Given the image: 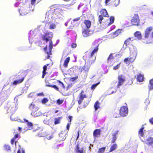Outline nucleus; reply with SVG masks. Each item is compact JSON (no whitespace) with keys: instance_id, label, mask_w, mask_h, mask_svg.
I'll return each instance as SVG.
<instances>
[{"instance_id":"obj_31","label":"nucleus","mask_w":153,"mask_h":153,"mask_svg":"<svg viewBox=\"0 0 153 153\" xmlns=\"http://www.w3.org/2000/svg\"><path fill=\"white\" fill-rule=\"evenodd\" d=\"M100 104V103L98 101H96L95 102L94 104V107L95 111H96L98 109L100 108V107L99 105Z\"/></svg>"},{"instance_id":"obj_29","label":"nucleus","mask_w":153,"mask_h":153,"mask_svg":"<svg viewBox=\"0 0 153 153\" xmlns=\"http://www.w3.org/2000/svg\"><path fill=\"white\" fill-rule=\"evenodd\" d=\"M149 90L153 89V79H151L149 81V84L148 86Z\"/></svg>"},{"instance_id":"obj_24","label":"nucleus","mask_w":153,"mask_h":153,"mask_svg":"<svg viewBox=\"0 0 153 153\" xmlns=\"http://www.w3.org/2000/svg\"><path fill=\"white\" fill-rule=\"evenodd\" d=\"M137 81L139 82H142L143 80V76L141 74H138L137 78Z\"/></svg>"},{"instance_id":"obj_35","label":"nucleus","mask_w":153,"mask_h":153,"mask_svg":"<svg viewBox=\"0 0 153 153\" xmlns=\"http://www.w3.org/2000/svg\"><path fill=\"white\" fill-rule=\"evenodd\" d=\"M110 22L109 25L112 24L114 22V17L113 16H111L110 18Z\"/></svg>"},{"instance_id":"obj_60","label":"nucleus","mask_w":153,"mask_h":153,"mask_svg":"<svg viewBox=\"0 0 153 153\" xmlns=\"http://www.w3.org/2000/svg\"><path fill=\"white\" fill-rule=\"evenodd\" d=\"M119 131H115L113 134L114 135H117Z\"/></svg>"},{"instance_id":"obj_6","label":"nucleus","mask_w":153,"mask_h":153,"mask_svg":"<svg viewBox=\"0 0 153 153\" xmlns=\"http://www.w3.org/2000/svg\"><path fill=\"white\" fill-rule=\"evenodd\" d=\"M131 23L133 25H139L140 23V19L137 14H135L131 21Z\"/></svg>"},{"instance_id":"obj_40","label":"nucleus","mask_w":153,"mask_h":153,"mask_svg":"<svg viewBox=\"0 0 153 153\" xmlns=\"http://www.w3.org/2000/svg\"><path fill=\"white\" fill-rule=\"evenodd\" d=\"M113 135V137H112V140L111 143H114L116 141V139H117V137L116 135H114L113 134L112 135Z\"/></svg>"},{"instance_id":"obj_13","label":"nucleus","mask_w":153,"mask_h":153,"mask_svg":"<svg viewBox=\"0 0 153 153\" xmlns=\"http://www.w3.org/2000/svg\"><path fill=\"white\" fill-rule=\"evenodd\" d=\"M144 143L148 146H152L153 144V137H149L145 140Z\"/></svg>"},{"instance_id":"obj_17","label":"nucleus","mask_w":153,"mask_h":153,"mask_svg":"<svg viewBox=\"0 0 153 153\" xmlns=\"http://www.w3.org/2000/svg\"><path fill=\"white\" fill-rule=\"evenodd\" d=\"M66 133L65 132L62 131L59 134L60 140L63 141L66 138Z\"/></svg>"},{"instance_id":"obj_36","label":"nucleus","mask_w":153,"mask_h":153,"mask_svg":"<svg viewBox=\"0 0 153 153\" xmlns=\"http://www.w3.org/2000/svg\"><path fill=\"white\" fill-rule=\"evenodd\" d=\"M46 85L48 87H51L53 88H54L55 89H56V90H57V91H58L59 90V88L55 85Z\"/></svg>"},{"instance_id":"obj_46","label":"nucleus","mask_w":153,"mask_h":153,"mask_svg":"<svg viewBox=\"0 0 153 153\" xmlns=\"http://www.w3.org/2000/svg\"><path fill=\"white\" fill-rule=\"evenodd\" d=\"M76 134H77V136L76 140H77L78 139L79 137V130L77 131V132Z\"/></svg>"},{"instance_id":"obj_58","label":"nucleus","mask_w":153,"mask_h":153,"mask_svg":"<svg viewBox=\"0 0 153 153\" xmlns=\"http://www.w3.org/2000/svg\"><path fill=\"white\" fill-rule=\"evenodd\" d=\"M44 50L45 51V52H46V53H47V46H46L44 48Z\"/></svg>"},{"instance_id":"obj_56","label":"nucleus","mask_w":153,"mask_h":153,"mask_svg":"<svg viewBox=\"0 0 153 153\" xmlns=\"http://www.w3.org/2000/svg\"><path fill=\"white\" fill-rule=\"evenodd\" d=\"M79 19H80V18L79 17H77V18H76L74 19L73 21L75 22V21H78L79 20Z\"/></svg>"},{"instance_id":"obj_52","label":"nucleus","mask_w":153,"mask_h":153,"mask_svg":"<svg viewBox=\"0 0 153 153\" xmlns=\"http://www.w3.org/2000/svg\"><path fill=\"white\" fill-rule=\"evenodd\" d=\"M149 121L153 125V117L150 119Z\"/></svg>"},{"instance_id":"obj_44","label":"nucleus","mask_w":153,"mask_h":153,"mask_svg":"<svg viewBox=\"0 0 153 153\" xmlns=\"http://www.w3.org/2000/svg\"><path fill=\"white\" fill-rule=\"evenodd\" d=\"M85 68V65L82 67H80L79 68V70L81 72H82L83 70H84Z\"/></svg>"},{"instance_id":"obj_3","label":"nucleus","mask_w":153,"mask_h":153,"mask_svg":"<svg viewBox=\"0 0 153 153\" xmlns=\"http://www.w3.org/2000/svg\"><path fill=\"white\" fill-rule=\"evenodd\" d=\"M26 75L25 71H20L18 74L15 75V78L16 80L13 82V85H16L22 82L24 80Z\"/></svg>"},{"instance_id":"obj_4","label":"nucleus","mask_w":153,"mask_h":153,"mask_svg":"<svg viewBox=\"0 0 153 153\" xmlns=\"http://www.w3.org/2000/svg\"><path fill=\"white\" fill-rule=\"evenodd\" d=\"M29 108L32 111L31 113L32 115L34 117H38L40 115V113L38 110L39 108L33 103L30 104Z\"/></svg>"},{"instance_id":"obj_8","label":"nucleus","mask_w":153,"mask_h":153,"mask_svg":"<svg viewBox=\"0 0 153 153\" xmlns=\"http://www.w3.org/2000/svg\"><path fill=\"white\" fill-rule=\"evenodd\" d=\"M84 91H82L81 93L79 94V96L77 98V102L79 105H80L84 100V99L87 97V96L84 94Z\"/></svg>"},{"instance_id":"obj_42","label":"nucleus","mask_w":153,"mask_h":153,"mask_svg":"<svg viewBox=\"0 0 153 153\" xmlns=\"http://www.w3.org/2000/svg\"><path fill=\"white\" fill-rule=\"evenodd\" d=\"M78 78V76H77L74 77H70V80L72 82L74 81L75 80L77 79Z\"/></svg>"},{"instance_id":"obj_49","label":"nucleus","mask_w":153,"mask_h":153,"mask_svg":"<svg viewBox=\"0 0 153 153\" xmlns=\"http://www.w3.org/2000/svg\"><path fill=\"white\" fill-rule=\"evenodd\" d=\"M113 116L114 117H119V114L118 113H115L114 114Z\"/></svg>"},{"instance_id":"obj_14","label":"nucleus","mask_w":153,"mask_h":153,"mask_svg":"<svg viewBox=\"0 0 153 153\" xmlns=\"http://www.w3.org/2000/svg\"><path fill=\"white\" fill-rule=\"evenodd\" d=\"M100 15L104 16V17H108L109 16L107 11L105 9H102L100 11Z\"/></svg>"},{"instance_id":"obj_53","label":"nucleus","mask_w":153,"mask_h":153,"mask_svg":"<svg viewBox=\"0 0 153 153\" xmlns=\"http://www.w3.org/2000/svg\"><path fill=\"white\" fill-rule=\"evenodd\" d=\"M15 139L13 138L11 140L10 142L12 144H13L15 141Z\"/></svg>"},{"instance_id":"obj_47","label":"nucleus","mask_w":153,"mask_h":153,"mask_svg":"<svg viewBox=\"0 0 153 153\" xmlns=\"http://www.w3.org/2000/svg\"><path fill=\"white\" fill-rule=\"evenodd\" d=\"M72 117H73L72 116H69L68 117V121L70 123H71V122Z\"/></svg>"},{"instance_id":"obj_30","label":"nucleus","mask_w":153,"mask_h":153,"mask_svg":"<svg viewBox=\"0 0 153 153\" xmlns=\"http://www.w3.org/2000/svg\"><path fill=\"white\" fill-rule=\"evenodd\" d=\"M120 2V0H114L112 3L113 6L117 7L118 5Z\"/></svg>"},{"instance_id":"obj_25","label":"nucleus","mask_w":153,"mask_h":153,"mask_svg":"<svg viewBox=\"0 0 153 153\" xmlns=\"http://www.w3.org/2000/svg\"><path fill=\"white\" fill-rule=\"evenodd\" d=\"M134 36L138 39L140 40L141 39V34L140 32L137 31L134 33Z\"/></svg>"},{"instance_id":"obj_38","label":"nucleus","mask_w":153,"mask_h":153,"mask_svg":"<svg viewBox=\"0 0 153 153\" xmlns=\"http://www.w3.org/2000/svg\"><path fill=\"white\" fill-rule=\"evenodd\" d=\"M64 100H61L60 99H58L56 100V103L59 105L62 104Z\"/></svg>"},{"instance_id":"obj_64","label":"nucleus","mask_w":153,"mask_h":153,"mask_svg":"<svg viewBox=\"0 0 153 153\" xmlns=\"http://www.w3.org/2000/svg\"><path fill=\"white\" fill-rule=\"evenodd\" d=\"M58 111H59L58 110H56V111H55L54 113H56L58 112Z\"/></svg>"},{"instance_id":"obj_10","label":"nucleus","mask_w":153,"mask_h":153,"mask_svg":"<svg viewBox=\"0 0 153 153\" xmlns=\"http://www.w3.org/2000/svg\"><path fill=\"white\" fill-rule=\"evenodd\" d=\"M84 147L80 148L79 144L77 143L76 146L74 150L76 153H84Z\"/></svg>"},{"instance_id":"obj_62","label":"nucleus","mask_w":153,"mask_h":153,"mask_svg":"<svg viewBox=\"0 0 153 153\" xmlns=\"http://www.w3.org/2000/svg\"><path fill=\"white\" fill-rule=\"evenodd\" d=\"M21 129H22V128L21 127H18V130L19 131H20V132H21Z\"/></svg>"},{"instance_id":"obj_28","label":"nucleus","mask_w":153,"mask_h":153,"mask_svg":"<svg viewBox=\"0 0 153 153\" xmlns=\"http://www.w3.org/2000/svg\"><path fill=\"white\" fill-rule=\"evenodd\" d=\"M112 53H111L108 57L107 59V62L108 63H109L111 62L112 60L114 59V57Z\"/></svg>"},{"instance_id":"obj_26","label":"nucleus","mask_w":153,"mask_h":153,"mask_svg":"<svg viewBox=\"0 0 153 153\" xmlns=\"http://www.w3.org/2000/svg\"><path fill=\"white\" fill-rule=\"evenodd\" d=\"M121 29H118L115 32L113 33V35L114 36V37H116L121 33Z\"/></svg>"},{"instance_id":"obj_16","label":"nucleus","mask_w":153,"mask_h":153,"mask_svg":"<svg viewBox=\"0 0 153 153\" xmlns=\"http://www.w3.org/2000/svg\"><path fill=\"white\" fill-rule=\"evenodd\" d=\"M15 105L14 103L8 102L5 105V108L6 109L11 110L14 107Z\"/></svg>"},{"instance_id":"obj_51","label":"nucleus","mask_w":153,"mask_h":153,"mask_svg":"<svg viewBox=\"0 0 153 153\" xmlns=\"http://www.w3.org/2000/svg\"><path fill=\"white\" fill-rule=\"evenodd\" d=\"M27 125L28 126L31 127L33 126V124L30 122H28L27 123Z\"/></svg>"},{"instance_id":"obj_50","label":"nucleus","mask_w":153,"mask_h":153,"mask_svg":"<svg viewBox=\"0 0 153 153\" xmlns=\"http://www.w3.org/2000/svg\"><path fill=\"white\" fill-rule=\"evenodd\" d=\"M19 137V134L17 133L14 136V137H13V139H14L15 140V139L16 138H17L18 137Z\"/></svg>"},{"instance_id":"obj_20","label":"nucleus","mask_w":153,"mask_h":153,"mask_svg":"<svg viewBox=\"0 0 153 153\" xmlns=\"http://www.w3.org/2000/svg\"><path fill=\"white\" fill-rule=\"evenodd\" d=\"M118 146L116 143H114L112 145L109 149V152H111L115 150H116Z\"/></svg>"},{"instance_id":"obj_54","label":"nucleus","mask_w":153,"mask_h":153,"mask_svg":"<svg viewBox=\"0 0 153 153\" xmlns=\"http://www.w3.org/2000/svg\"><path fill=\"white\" fill-rule=\"evenodd\" d=\"M84 105L85 106H86L88 105V102H85L84 101L83 102Z\"/></svg>"},{"instance_id":"obj_18","label":"nucleus","mask_w":153,"mask_h":153,"mask_svg":"<svg viewBox=\"0 0 153 153\" xmlns=\"http://www.w3.org/2000/svg\"><path fill=\"white\" fill-rule=\"evenodd\" d=\"M90 30H88L85 29L82 32V35L84 37H87L91 35V33H89Z\"/></svg>"},{"instance_id":"obj_9","label":"nucleus","mask_w":153,"mask_h":153,"mask_svg":"<svg viewBox=\"0 0 153 153\" xmlns=\"http://www.w3.org/2000/svg\"><path fill=\"white\" fill-rule=\"evenodd\" d=\"M119 113L122 117L126 116L128 113V109L127 107L123 106L120 110Z\"/></svg>"},{"instance_id":"obj_41","label":"nucleus","mask_w":153,"mask_h":153,"mask_svg":"<svg viewBox=\"0 0 153 153\" xmlns=\"http://www.w3.org/2000/svg\"><path fill=\"white\" fill-rule=\"evenodd\" d=\"M120 64L121 62L117 64L116 65L114 66L113 67V70H115L118 69L120 68Z\"/></svg>"},{"instance_id":"obj_23","label":"nucleus","mask_w":153,"mask_h":153,"mask_svg":"<svg viewBox=\"0 0 153 153\" xmlns=\"http://www.w3.org/2000/svg\"><path fill=\"white\" fill-rule=\"evenodd\" d=\"M70 60V57H68L65 60L63 66L65 68H67L68 66V64Z\"/></svg>"},{"instance_id":"obj_45","label":"nucleus","mask_w":153,"mask_h":153,"mask_svg":"<svg viewBox=\"0 0 153 153\" xmlns=\"http://www.w3.org/2000/svg\"><path fill=\"white\" fill-rule=\"evenodd\" d=\"M77 46L76 44L75 43H73L71 44V48H75Z\"/></svg>"},{"instance_id":"obj_12","label":"nucleus","mask_w":153,"mask_h":153,"mask_svg":"<svg viewBox=\"0 0 153 153\" xmlns=\"http://www.w3.org/2000/svg\"><path fill=\"white\" fill-rule=\"evenodd\" d=\"M135 60V58L133 57H127L124 60V62L126 64L129 65L132 63Z\"/></svg>"},{"instance_id":"obj_39","label":"nucleus","mask_w":153,"mask_h":153,"mask_svg":"<svg viewBox=\"0 0 153 153\" xmlns=\"http://www.w3.org/2000/svg\"><path fill=\"white\" fill-rule=\"evenodd\" d=\"M100 83V82H99L97 83L93 84L91 86V88L92 90L94 89Z\"/></svg>"},{"instance_id":"obj_55","label":"nucleus","mask_w":153,"mask_h":153,"mask_svg":"<svg viewBox=\"0 0 153 153\" xmlns=\"http://www.w3.org/2000/svg\"><path fill=\"white\" fill-rule=\"evenodd\" d=\"M36 1V0H31V4L33 5L35 4Z\"/></svg>"},{"instance_id":"obj_15","label":"nucleus","mask_w":153,"mask_h":153,"mask_svg":"<svg viewBox=\"0 0 153 153\" xmlns=\"http://www.w3.org/2000/svg\"><path fill=\"white\" fill-rule=\"evenodd\" d=\"M133 38L129 37L126 39L124 42V45H125L126 47H128L129 45H131V42L133 40L132 39Z\"/></svg>"},{"instance_id":"obj_34","label":"nucleus","mask_w":153,"mask_h":153,"mask_svg":"<svg viewBox=\"0 0 153 153\" xmlns=\"http://www.w3.org/2000/svg\"><path fill=\"white\" fill-rule=\"evenodd\" d=\"M104 16L99 15L98 16V20L100 24L102 23V21L104 19Z\"/></svg>"},{"instance_id":"obj_11","label":"nucleus","mask_w":153,"mask_h":153,"mask_svg":"<svg viewBox=\"0 0 153 153\" xmlns=\"http://www.w3.org/2000/svg\"><path fill=\"white\" fill-rule=\"evenodd\" d=\"M101 130L99 129H97L94 130L93 135L94 138L99 137L101 135Z\"/></svg>"},{"instance_id":"obj_32","label":"nucleus","mask_w":153,"mask_h":153,"mask_svg":"<svg viewBox=\"0 0 153 153\" xmlns=\"http://www.w3.org/2000/svg\"><path fill=\"white\" fill-rule=\"evenodd\" d=\"M106 149L105 147H103L102 148L99 149H98V151L97 152L98 153H103L105 151Z\"/></svg>"},{"instance_id":"obj_43","label":"nucleus","mask_w":153,"mask_h":153,"mask_svg":"<svg viewBox=\"0 0 153 153\" xmlns=\"http://www.w3.org/2000/svg\"><path fill=\"white\" fill-rule=\"evenodd\" d=\"M48 100L47 98H44L42 100V104H45L48 101Z\"/></svg>"},{"instance_id":"obj_33","label":"nucleus","mask_w":153,"mask_h":153,"mask_svg":"<svg viewBox=\"0 0 153 153\" xmlns=\"http://www.w3.org/2000/svg\"><path fill=\"white\" fill-rule=\"evenodd\" d=\"M144 129V127H142L138 131V134L141 137H143L144 135L143 130Z\"/></svg>"},{"instance_id":"obj_48","label":"nucleus","mask_w":153,"mask_h":153,"mask_svg":"<svg viewBox=\"0 0 153 153\" xmlns=\"http://www.w3.org/2000/svg\"><path fill=\"white\" fill-rule=\"evenodd\" d=\"M70 125H71V123H68L67 125L66 128L67 129V130H68V131L69 130Z\"/></svg>"},{"instance_id":"obj_1","label":"nucleus","mask_w":153,"mask_h":153,"mask_svg":"<svg viewBox=\"0 0 153 153\" xmlns=\"http://www.w3.org/2000/svg\"><path fill=\"white\" fill-rule=\"evenodd\" d=\"M99 44L96 41H94L92 43L90 49L92 50L90 55L87 58V62L89 65H91L95 62L96 57L93 56L95 53H97L98 50Z\"/></svg>"},{"instance_id":"obj_57","label":"nucleus","mask_w":153,"mask_h":153,"mask_svg":"<svg viewBox=\"0 0 153 153\" xmlns=\"http://www.w3.org/2000/svg\"><path fill=\"white\" fill-rule=\"evenodd\" d=\"M59 82L62 85V86L63 87V88H65V86L64 85V84H63V83L62 82H61L60 81H59Z\"/></svg>"},{"instance_id":"obj_27","label":"nucleus","mask_w":153,"mask_h":153,"mask_svg":"<svg viewBox=\"0 0 153 153\" xmlns=\"http://www.w3.org/2000/svg\"><path fill=\"white\" fill-rule=\"evenodd\" d=\"M62 118V117H59L54 119V124L56 125L59 124L60 123L61 119Z\"/></svg>"},{"instance_id":"obj_5","label":"nucleus","mask_w":153,"mask_h":153,"mask_svg":"<svg viewBox=\"0 0 153 153\" xmlns=\"http://www.w3.org/2000/svg\"><path fill=\"white\" fill-rule=\"evenodd\" d=\"M153 29V27L151 26L148 27L146 29L144 33V38L143 39V40L145 41H144V42H149L150 34Z\"/></svg>"},{"instance_id":"obj_61","label":"nucleus","mask_w":153,"mask_h":153,"mask_svg":"<svg viewBox=\"0 0 153 153\" xmlns=\"http://www.w3.org/2000/svg\"><path fill=\"white\" fill-rule=\"evenodd\" d=\"M110 1V0H105V3L106 4H107V3Z\"/></svg>"},{"instance_id":"obj_19","label":"nucleus","mask_w":153,"mask_h":153,"mask_svg":"<svg viewBox=\"0 0 153 153\" xmlns=\"http://www.w3.org/2000/svg\"><path fill=\"white\" fill-rule=\"evenodd\" d=\"M84 23L85 25L86 28L88 29L90 27L91 25V22L90 21L85 20L84 22Z\"/></svg>"},{"instance_id":"obj_2","label":"nucleus","mask_w":153,"mask_h":153,"mask_svg":"<svg viewBox=\"0 0 153 153\" xmlns=\"http://www.w3.org/2000/svg\"><path fill=\"white\" fill-rule=\"evenodd\" d=\"M49 34V33H46L45 34V35H43L42 36V39L43 40L45 41L46 42H47L48 41H49V52L48 51L47 52V54L48 55L47 59H48L50 57L49 55L52 54L51 51L53 46V42L51 40L53 37L52 35L51 34V36H48Z\"/></svg>"},{"instance_id":"obj_22","label":"nucleus","mask_w":153,"mask_h":153,"mask_svg":"<svg viewBox=\"0 0 153 153\" xmlns=\"http://www.w3.org/2000/svg\"><path fill=\"white\" fill-rule=\"evenodd\" d=\"M3 150L7 152L11 151V148L10 146L8 144H5L3 147Z\"/></svg>"},{"instance_id":"obj_37","label":"nucleus","mask_w":153,"mask_h":153,"mask_svg":"<svg viewBox=\"0 0 153 153\" xmlns=\"http://www.w3.org/2000/svg\"><path fill=\"white\" fill-rule=\"evenodd\" d=\"M56 25L54 23L51 24L49 26V29H54L56 28Z\"/></svg>"},{"instance_id":"obj_21","label":"nucleus","mask_w":153,"mask_h":153,"mask_svg":"<svg viewBox=\"0 0 153 153\" xmlns=\"http://www.w3.org/2000/svg\"><path fill=\"white\" fill-rule=\"evenodd\" d=\"M49 65V64H47L43 67V70L42 71V78H44L45 76L47 74L46 71L47 69V66Z\"/></svg>"},{"instance_id":"obj_59","label":"nucleus","mask_w":153,"mask_h":153,"mask_svg":"<svg viewBox=\"0 0 153 153\" xmlns=\"http://www.w3.org/2000/svg\"><path fill=\"white\" fill-rule=\"evenodd\" d=\"M37 95H38V96H44V94L43 93H39V94H38Z\"/></svg>"},{"instance_id":"obj_7","label":"nucleus","mask_w":153,"mask_h":153,"mask_svg":"<svg viewBox=\"0 0 153 153\" xmlns=\"http://www.w3.org/2000/svg\"><path fill=\"white\" fill-rule=\"evenodd\" d=\"M118 82L117 85V87L119 88L120 86L123 84L126 81L125 76L123 75H120L118 76Z\"/></svg>"},{"instance_id":"obj_63","label":"nucleus","mask_w":153,"mask_h":153,"mask_svg":"<svg viewBox=\"0 0 153 153\" xmlns=\"http://www.w3.org/2000/svg\"><path fill=\"white\" fill-rule=\"evenodd\" d=\"M17 153H21V150L20 149H19L17 151Z\"/></svg>"}]
</instances>
